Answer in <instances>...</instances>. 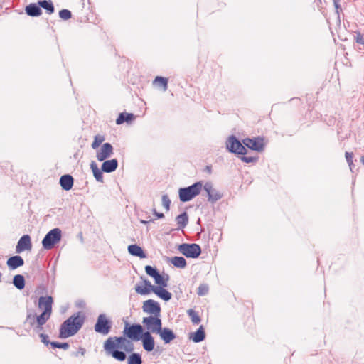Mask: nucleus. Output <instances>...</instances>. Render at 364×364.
<instances>
[{"mask_svg": "<svg viewBox=\"0 0 364 364\" xmlns=\"http://www.w3.org/2000/svg\"><path fill=\"white\" fill-rule=\"evenodd\" d=\"M123 335L133 341L142 343L143 348L146 352H151L155 347L154 338L149 331H145L144 327L139 323L129 324L125 322Z\"/></svg>", "mask_w": 364, "mask_h": 364, "instance_id": "obj_1", "label": "nucleus"}, {"mask_svg": "<svg viewBox=\"0 0 364 364\" xmlns=\"http://www.w3.org/2000/svg\"><path fill=\"white\" fill-rule=\"evenodd\" d=\"M85 317L82 312L73 314L60 325L59 338H67L75 335L84 324Z\"/></svg>", "mask_w": 364, "mask_h": 364, "instance_id": "obj_2", "label": "nucleus"}, {"mask_svg": "<svg viewBox=\"0 0 364 364\" xmlns=\"http://www.w3.org/2000/svg\"><path fill=\"white\" fill-rule=\"evenodd\" d=\"M127 339L124 335L122 336H111L108 338L103 344L106 354L112 356L117 361H124L127 359V354L123 350H120V349L122 348Z\"/></svg>", "mask_w": 364, "mask_h": 364, "instance_id": "obj_3", "label": "nucleus"}, {"mask_svg": "<svg viewBox=\"0 0 364 364\" xmlns=\"http://www.w3.org/2000/svg\"><path fill=\"white\" fill-rule=\"evenodd\" d=\"M203 188V181H197L188 187L180 188L178 190L179 199L181 202H188L200 194Z\"/></svg>", "mask_w": 364, "mask_h": 364, "instance_id": "obj_4", "label": "nucleus"}, {"mask_svg": "<svg viewBox=\"0 0 364 364\" xmlns=\"http://www.w3.org/2000/svg\"><path fill=\"white\" fill-rule=\"evenodd\" d=\"M62 238V231L60 228H55L50 230L42 240L43 247L47 250H51L59 243Z\"/></svg>", "mask_w": 364, "mask_h": 364, "instance_id": "obj_5", "label": "nucleus"}, {"mask_svg": "<svg viewBox=\"0 0 364 364\" xmlns=\"http://www.w3.org/2000/svg\"><path fill=\"white\" fill-rule=\"evenodd\" d=\"M53 304V299L51 296H40L38 299V307L42 310V312L38 315V316L50 319L52 314Z\"/></svg>", "mask_w": 364, "mask_h": 364, "instance_id": "obj_6", "label": "nucleus"}, {"mask_svg": "<svg viewBox=\"0 0 364 364\" xmlns=\"http://www.w3.org/2000/svg\"><path fill=\"white\" fill-rule=\"evenodd\" d=\"M226 148L230 152L238 155H245L247 149L243 143L234 135L230 136L226 141Z\"/></svg>", "mask_w": 364, "mask_h": 364, "instance_id": "obj_7", "label": "nucleus"}, {"mask_svg": "<svg viewBox=\"0 0 364 364\" xmlns=\"http://www.w3.org/2000/svg\"><path fill=\"white\" fill-rule=\"evenodd\" d=\"M142 323L146 328V331H149L151 335L157 334L162 327L161 316L144 317Z\"/></svg>", "mask_w": 364, "mask_h": 364, "instance_id": "obj_8", "label": "nucleus"}, {"mask_svg": "<svg viewBox=\"0 0 364 364\" xmlns=\"http://www.w3.org/2000/svg\"><path fill=\"white\" fill-rule=\"evenodd\" d=\"M112 321L105 314H101L97 318L94 329L98 333L107 335L112 329Z\"/></svg>", "mask_w": 364, "mask_h": 364, "instance_id": "obj_9", "label": "nucleus"}, {"mask_svg": "<svg viewBox=\"0 0 364 364\" xmlns=\"http://www.w3.org/2000/svg\"><path fill=\"white\" fill-rule=\"evenodd\" d=\"M142 310L144 313L151 314L150 316H161L160 304L153 299H148L144 301Z\"/></svg>", "mask_w": 364, "mask_h": 364, "instance_id": "obj_10", "label": "nucleus"}, {"mask_svg": "<svg viewBox=\"0 0 364 364\" xmlns=\"http://www.w3.org/2000/svg\"><path fill=\"white\" fill-rule=\"evenodd\" d=\"M263 141V138L258 136L254 138H245L242 140V143L245 148L247 147L251 150L260 152L264 149Z\"/></svg>", "mask_w": 364, "mask_h": 364, "instance_id": "obj_11", "label": "nucleus"}, {"mask_svg": "<svg viewBox=\"0 0 364 364\" xmlns=\"http://www.w3.org/2000/svg\"><path fill=\"white\" fill-rule=\"evenodd\" d=\"M145 272L147 275L154 279L155 283L157 284L156 287H166V282L164 280L162 274L159 273L155 267L146 265L145 267Z\"/></svg>", "mask_w": 364, "mask_h": 364, "instance_id": "obj_12", "label": "nucleus"}, {"mask_svg": "<svg viewBox=\"0 0 364 364\" xmlns=\"http://www.w3.org/2000/svg\"><path fill=\"white\" fill-rule=\"evenodd\" d=\"M113 154V146L110 143L106 142L101 146L100 150L96 153L97 159L103 161Z\"/></svg>", "mask_w": 364, "mask_h": 364, "instance_id": "obj_13", "label": "nucleus"}, {"mask_svg": "<svg viewBox=\"0 0 364 364\" xmlns=\"http://www.w3.org/2000/svg\"><path fill=\"white\" fill-rule=\"evenodd\" d=\"M203 188L208 194V201L214 203L221 199L222 195L213 188L211 182H206L204 185L203 184Z\"/></svg>", "mask_w": 364, "mask_h": 364, "instance_id": "obj_14", "label": "nucleus"}, {"mask_svg": "<svg viewBox=\"0 0 364 364\" xmlns=\"http://www.w3.org/2000/svg\"><path fill=\"white\" fill-rule=\"evenodd\" d=\"M159 335L160 338L164 342V343H170L176 337L175 333L169 328L161 327V330L157 333Z\"/></svg>", "mask_w": 364, "mask_h": 364, "instance_id": "obj_15", "label": "nucleus"}, {"mask_svg": "<svg viewBox=\"0 0 364 364\" xmlns=\"http://www.w3.org/2000/svg\"><path fill=\"white\" fill-rule=\"evenodd\" d=\"M143 282L144 287L139 285H136L135 287V291L136 293L141 295H147L150 294L151 291L154 292L155 288L156 287V286L152 285L148 279H144Z\"/></svg>", "mask_w": 364, "mask_h": 364, "instance_id": "obj_16", "label": "nucleus"}, {"mask_svg": "<svg viewBox=\"0 0 364 364\" xmlns=\"http://www.w3.org/2000/svg\"><path fill=\"white\" fill-rule=\"evenodd\" d=\"M102 164L101 168L105 173L114 172L118 167V161L116 159L105 160Z\"/></svg>", "mask_w": 364, "mask_h": 364, "instance_id": "obj_17", "label": "nucleus"}, {"mask_svg": "<svg viewBox=\"0 0 364 364\" xmlns=\"http://www.w3.org/2000/svg\"><path fill=\"white\" fill-rule=\"evenodd\" d=\"M31 237L28 235H24L18 240L15 250H31Z\"/></svg>", "mask_w": 364, "mask_h": 364, "instance_id": "obj_18", "label": "nucleus"}, {"mask_svg": "<svg viewBox=\"0 0 364 364\" xmlns=\"http://www.w3.org/2000/svg\"><path fill=\"white\" fill-rule=\"evenodd\" d=\"M23 264L24 261L23 258L18 255L11 256L6 261V264L8 267L12 270L23 266Z\"/></svg>", "mask_w": 364, "mask_h": 364, "instance_id": "obj_19", "label": "nucleus"}, {"mask_svg": "<svg viewBox=\"0 0 364 364\" xmlns=\"http://www.w3.org/2000/svg\"><path fill=\"white\" fill-rule=\"evenodd\" d=\"M59 183L63 190L69 191L73 186L74 179L72 176L65 174L60 178Z\"/></svg>", "mask_w": 364, "mask_h": 364, "instance_id": "obj_20", "label": "nucleus"}, {"mask_svg": "<svg viewBox=\"0 0 364 364\" xmlns=\"http://www.w3.org/2000/svg\"><path fill=\"white\" fill-rule=\"evenodd\" d=\"M205 329L203 326H200L196 331L193 333H191L189 336V339H191L194 343H200L205 340Z\"/></svg>", "mask_w": 364, "mask_h": 364, "instance_id": "obj_21", "label": "nucleus"}, {"mask_svg": "<svg viewBox=\"0 0 364 364\" xmlns=\"http://www.w3.org/2000/svg\"><path fill=\"white\" fill-rule=\"evenodd\" d=\"M26 13L28 16L37 17L41 15L42 10L39 5L36 4H30L26 7Z\"/></svg>", "mask_w": 364, "mask_h": 364, "instance_id": "obj_22", "label": "nucleus"}, {"mask_svg": "<svg viewBox=\"0 0 364 364\" xmlns=\"http://www.w3.org/2000/svg\"><path fill=\"white\" fill-rule=\"evenodd\" d=\"M172 247L176 249L177 250H201L200 245L196 243L179 244L178 242H175Z\"/></svg>", "mask_w": 364, "mask_h": 364, "instance_id": "obj_23", "label": "nucleus"}, {"mask_svg": "<svg viewBox=\"0 0 364 364\" xmlns=\"http://www.w3.org/2000/svg\"><path fill=\"white\" fill-rule=\"evenodd\" d=\"M48 320V318L38 316V319H36V321L37 322L36 324H35L32 327L33 332L38 334V336L41 335V333H44L45 329L43 326L46 323V322Z\"/></svg>", "mask_w": 364, "mask_h": 364, "instance_id": "obj_24", "label": "nucleus"}, {"mask_svg": "<svg viewBox=\"0 0 364 364\" xmlns=\"http://www.w3.org/2000/svg\"><path fill=\"white\" fill-rule=\"evenodd\" d=\"M157 296L160 299H163L165 301H168L171 299V294L168 291L165 287H157L155 288V291L154 292Z\"/></svg>", "mask_w": 364, "mask_h": 364, "instance_id": "obj_25", "label": "nucleus"}, {"mask_svg": "<svg viewBox=\"0 0 364 364\" xmlns=\"http://www.w3.org/2000/svg\"><path fill=\"white\" fill-rule=\"evenodd\" d=\"M176 222L178 225L177 230H183L188 223V215L184 211L176 218Z\"/></svg>", "mask_w": 364, "mask_h": 364, "instance_id": "obj_26", "label": "nucleus"}, {"mask_svg": "<svg viewBox=\"0 0 364 364\" xmlns=\"http://www.w3.org/2000/svg\"><path fill=\"white\" fill-rule=\"evenodd\" d=\"M90 168L93 173V176L97 181L98 182H103V175H102V169H99L97 164L95 161H92L90 163Z\"/></svg>", "mask_w": 364, "mask_h": 364, "instance_id": "obj_27", "label": "nucleus"}, {"mask_svg": "<svg viewBox=\"0 0 364 364\" xmlns=\"http://www.w3.org/2000/svg\"><path fill=\"white\" fill-rule=\"evenodd\" d=\"M134 119V115L132 113L122 112L120 113L116 119L117 124H122L124 122H130Z\"/></svg>", "mask_w": 364, "mask_h": 364, "instance_id": "obj_28", "label": "nucleus"}, {"mask_svg": "<svg viewBox=\"0 0 364 364\" xmlns=\"http://www.w3.org/2000/svg\"><path fill=\"white\" fill-rule=\"evenodd\" d=\"M38 5L41 8L46 10L48 14H53L55 11L54 6L51 0L39 1Z\"/></svg>", "mask_w": 364, "mask_h": 364, "instance_id": "obj_29", "label": "nucleus"}, {"mask_svg": "<svg viewBox=\"0 0 364 364\" xmlns=\"http://www.w3.org/2000/svg\"><path fill=\"white\" fill-rule=\"evenodd\" d=\"M13 284L19 290L25 287V278L21 274H16L13 278Z\"/></svg>", "mask_w": 364, "mask_h": 364, "instance_id": "obj_30", "label": "nucleus"}, {"mask_svg": "<svg viewBox=\"0 0 364 364\" xmlns=\"http://www.w3.org/2000/svg\"><path fill=\"white\" fill-rule=\"evenodd\" d=\"M171 262L178 268L183 269L186 267V260L183 257H173L171 259Z\"/></svg>", "mask_w": 364, "mask_h": 364, "instance_id": "obj_31", "label": "nucleus"}, {"mask_svg": "<svg viewBox=\"0 0 364 364\" xmlns=\"http://www.w3.org/2000/svg\"><path fill=\"white\" fill-rule=\"evenodd\" d=\"M127 364H142L141 354L139 353H132L128 356Z\"/></svg>", "mask_w": 364, "mask_h": 364, "instance_id": "obj_32", "label": "nucleus"}, {"mask_svg": "<svg viewBox=\"0 0 364 364\" xmlns=\"http://www.w3.org/2000/svg\"><path fill=\"white\" fill-rule=\"evenodd\" d=\"M38 315H37L35 312L32 311H27L25 323L29 324V326L32 328L35 324H36V319H38Z\"/></svg>", "mask_w": 364, "mask_h": 364, "instance_id": "obj_33", "label": "nucleus"}, {"mask_svg": "<svg viewBox=\"0 0 364 364\" xmlns=\"http://www.w3.org/2000/svg\"><path fill=\"white\" fill-rule=\"evenodd\" d=\"M187 314L193 323L198 324L200 322L201 318L195 310L190 309L187 311Z\"/></svg>", "mask_w": 364, "mask_h": 364, "instance_id": "obj_34", "label": "nucleus"}, {"mask_svg": "<svg viewBox=\"0 0 364 364\" xmlns=\"http://www.w3.org/2000/svg\"><path fill=\"white\" fill-rule=\"evenodd\" d=\"M105 141L104 136L102 135H96L94 138V141L91 144V147L93 149H97L100 145Z\"/></svg>", "mask_w": 364, "mask_h": 364, "instance_id": "obj_35", "label": "nucleus"}, {"mask_svg": "<svg viewBox=\"0 0 364 364\" xmlns=\"http://www.w3.org/2000/svg\"><path fill=\"white\" fill-rule=\"evenodd\" d=\"M132 341H131L130 339L128 338L125 344L123 345L122 350H124V352H127L128 353H134L133 350H134V346Z\"/></svg>", "mask_w": 364, "mask_h": 364, "instance_id": "obj_36", "label": "nucleus"}, {"mask_svg": "<svg viewBox=\"0 0 364 364\" xmlns=\"http://www.w3.org/2000/svg\"><path fill=\"white\" fill-rule=\"evenodd\" d=\"M69 347H70V345L67 342L60 343V342H58V341H53L51 343V348L53 349L62 348L63 350H68L69 348Z\"/></svg>", "mask_w": 364, "mask_h": 364, "instance_id": "obj_37", "label": "nucleus"}, {"mask_svg": "<svg viewBox=\"0 0 364 364\" xmlns=\"http://www.w3.org/2000/svg\"><path fill=\"white\" fill-rule=\"evenodd\" d=\"M154 82L159 83L163 87L164 90H166L168 88V80L166 77L157 76L155 78Z\"/></svg>", "mask_w": 364, "mask_h": 364, "instance_id": "obj_38", "label": "nucleus"}, {"mask_svg": "<svg viewBox=\"0 0 364 364\" xmlns=\"http://www.w3.org/2000/svg\"><path fill=\"white\" fill-rule=\"evenodd\" d=\"M209 287L207 284H201L198 287L197 294L199 296H205L208 293Z\"/></svg>", "mask_w": 364, "mask_h": 364, "instance_id": "obj_39", "label": "nucleus"}, {"mask_svg": "<svg viewBox=\"0 0 364 364\" xmlns=\"http://www.w3.org/2000/svg\"><path fill=\"white\" fill-rule=\"evenodd\" d=\"M59 16L63 20H68L72 17V14L68 9H64L59 11Z\"/></svg>", "mask_w": 364, "mask_h": 364, "instance_id": "obj_40", "label": "nucleus"}, {"mask_svg": "<svg viewBox=\"0 0 364 364\" xmlns=\"http://www.w3.org/2000/svg\"><path fill=\"white\" fill-rule=\"evenodd\" d=\"M162 201V205L166 208V210L168 211L170 210V205H171V200L169 199V197L168 195L165 194L162 196L161 198Z\"/></svg>", "mask_w": 364, "mask_h": 364, "instance_id": "obj_41", "label": "nucleus"}, {"mask_svg": "<svg viewBox=\"0 0 364 364\" xmlns=\"http://www.w3.org/2000/svg\"><path fill=\"white\" fill-rule=\"evenodd\" d=\"M187 258H198L203 252H180Z\"/></svg>", "mask_w": 364, "mask_h": 364, "instance_id": "obj_42", "label": "nucleus"}, {"mask_svg": "<svg viewBox=\"0 0 364 364\" xmlns=\"http://www.w3.org/2000/svg\"><path fill=\"white\" fill-rule=\"evenodd\" d=\"M354 39L358 44L364 45V35L362 34L360 31L355 32Z\"/></svg>", "mask_w": 364, "mask_h": 364, "instance_id": "obj_43", "label": "nucleus"}, {"mask_svg": "<svg viewBox=\"0 0 364 364\" xmlns=\"http://www.w3.org/2000/svg\"><path fill=\"white\" fill-rule=\"evenodd\" d=\"M39 337L41 338V341L43 344H45L46 346H48V345L51 346V343L53 341H50L48 335H47L44 333H41V335L39 336Z\"/></svg>", "mask_w": 364, "mask_h": 364, "instance_id": "obj_44", "label": "nucleus"}, {"mask_svg": "<svg viewBox=\"0 0 364 364\" xmlns=\"http://www.w3.org/2000/svg\"><path fill=\"white\" fill-rule=\"evenodd\" d=\"M171 241L169 242L168 246L167 247L169 248L170 250H177L176 249L173 248L171 247L173 246V244L175 242H178V240H180V236L179 235H173L171 236Z\"/></svg>", "mask_w": 364, "mask_h": 364, "instance_id": "obj_45", "label": "nucleus"}, {"mask_svg": "<svg viewBox=\"0 0 364 364\" xmlns=\"http://www.w3.org/2000/svg\"><path fill=\"white\" fill-rule=\"evenodd\" d=\"M240 159L242 161H243L245 163H252V162L257 161L258 159V157L246 156L242 155L240 157Z\"/></svg>", "mask_w": 364, "mask_h": 364, "instance_id": "obj_46", "label": "nucleus"}, {"mask_svg": "<svg viewBox=\"0 0 364 364\" xmlns=\"http://www.w3.org/2000/svg\"><path fill=\"white\" fill-rule=\"evenodd\" d=\"M345 156H346V161H347V162L348 164V166H349L350 170H352L353 153L346 152Z\"/></svg>", "mask_w": 364, "mask_h": 364, "instance_id": "obj_47", "label": "nucleus"}, {"mask_svg": "<svg viewBox=\"0 0 364 364\" xmlns=\"http://www.w3.org/2000/svg\"><path fill=\"white\" fill-rule=\"evenodd\" d=\"M132 255L139 257L140 258H146L147 257L146 252H129Z\"/></svg>", "mask_w": 364, "mask_h": 364, "instance_id": "obj_48", "label": "nucleus"}, {"mask_svg": "<svg viewBox=\"0 0 364 364\" xmlns=\"http://www.w3.org/2000/svg\"><path fill=\"white\" fill-rule=\"evenodd\" d=\"M127 250H143L137 245H130L127 247Z\"/></svg>", "mask_w": 364, "mask_h": 364, "instance_id": "obj_49", "label": "nucleus"}, {"mask_svg": "<svg viewBox=\"0 0 364 364\" xmlns=\"http://www.w3.org/2000/svg\"><path fill=\"white\" fill-rule=\"evenodd\" d=\"M86 350L85 348H79V350L77 351V352H74L73 353V355L75 356V357H77L79 354H81L82 355H84L85 353Z\"/></svg>", "mask_w": 364, "mask_h": 364, "instance_id": "obj_50", "label": "nucleus"}, {"mask_svg": "<svg viewBox=\"0 0 364 364\" xmlns=\"http://www.w3.org/2000/svg\"><path fill=\"white\" fill-rule=\"evenodd\" d=\"M153 213L154 215H156L158 218H164V215L162 213H159L156 210V209L153 210Z\"/></svg>", "mask_w": 364, "mask_h": 364, "instance_id": "obj_51", "label": "nucleus"}, {"mask_svg": "<svg viewBox=\"0 0 364 364\" xmlns=\"http://www.w3.org/2000/svg\"><path fill=\"white\" fill-rule=\"evenodd\" d=\"M162 277L164 278V280L166 282V287L168 286V282L169 280V275L168 274H162Z\"/></svg>", "mask_w": 364, "mask_h": 364, "instance_id": "obj_52", "label": "nucleus"}, {"mask_svg": "<svg viewBox=\"0 0 364 364\" xmlns=\"http://www.w3.org/2000/svg\"><path fill=\"white\" fill-rule=\"evenodd\" d=\"M334 6H335V8H336V12H337L338 15L339 16V11H338V10H339V9H341V6H340V4H339V3L334 4Z\"/></svg>", "mask_w": 364, "mask_h": 364, "instance_id": "obj_53", "label": "nucleus"}, {"mask_svg": "<svg viewBox=\"0 0 364 364\" xmlns=\"http://www.w3.org/2000/svg\"><path fill=\"white\" fill-rule=\"evenodd\" d=\"M140 222H141V223H143V224H145V225H146V224H148V223H151V222H154V220H152V219H150L149 220H140Z\"/></svg>", "mask_w": 364, "mask_h": 364, "instance_id": "obj_54", "label": "nucleus"}, {"mask_svg": "<svg viewBox=\"0 0 364 364\" xmlns=\"http://www.w3.org/2000/svg\"><path fill=\"white\" fill-rule=\"evenodd\" d=\"M206 170L208 172L210 173L211 172V167L210 166H206Z\"/></svg>", "mask_w": 364, "mask_h": 364, "instance_id": "obj_55", "label": "nucleus"}, {"mask_svg": "<svg viewBox=\"0 0 364 364\" xmlns=\"http://www.w3.org/2000/svg\"><path fill=\"white\" fill-rule=\"evenodd\" d=\"M360 161L364 164V156H361Z\"/></svg>", "mask_w": 364, "mask_h": 364, "instance_id": "obj_56", "label": "nucleus"}, {"mask_svg": "<svg viewBox=\"0 0 364 364\" xmlns=\"http://www.w3.org/2000/svg\"><path fill=\"white\" fill-rule=\"evenodd\" d=\"M333 4L339 3L340 0H333Z\"/></svg>", "mask_w": 364, "mask_h": 364, "instance_id": "obj_57", "label": "nucleus"}, {"mask_svg": "<svg viewBox=\"0 0 364 364\" xmlns=\"http://www.w3.org/2000/svg\"><path fill=\"white\" fill-rule=\"evenodd\" d=\"M353 168H354V165L353 164L352 165V170H351L352 171H353Z\"/></svg>", "mask_w": 364, "mask_h": 364, "instance_id": "obj_58", "label": "nucleus"}]
</instances>
